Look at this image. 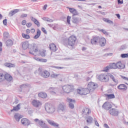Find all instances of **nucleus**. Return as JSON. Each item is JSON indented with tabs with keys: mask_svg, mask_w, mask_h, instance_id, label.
<instances>
[{
	"mask_svg": "<svg viewBox=\"0 0 128 128\" xmlns=\"http://www.w3.org/2000/svg\"><path fill=\"white\" fill-rule=\"evenodd\" d=\"M110 78L114 82L113 84H110V85L114 86L118 84V80L110 73H108L107 74H102L99 75L98 79L100 82H108L110 81Z\"/></svg>",
	"mask_w": 128,
	"mask_h": 128,
	"instance_id": "1",
	"label": "nucleus"
},
{
	"mask_svg": "<svg viewBox=\"0 0 128 128\" xmlns=\"http://www.w3.org/2000/svg\"><path fill=\"white\" fill-rule=\"evenodd\" d=\"M30 54H33V56H41L44 57L46 53V51L44 50H38V47L36 44H33L30 48Z\"/></svg>",
	"mask_w": 128,
	"mask_h": 128,
	"instance_id": "2",
	"label": "nucleus"
},
{
	"mask_svg": "<svg viewBox=\"0 0 128 128\" xmlns=\"http://www.w3.org/2000/svg\"><path fill=\"white\" fill-rule=\"evenodd\" d=\"M76 36H75L72 35L68 37L67 40V44L70 46L74 48L76 45Z\"/></svg>",
	"mask_w": 128,
	"mask_h": 128,
	"instance_id": "3",
	"label": "nucleus"
},
{
	"mask_svg": "<svg viewBox=\"0 0 128 128\" xmlns=\"http://www.w3.org/2000/svg\"><path fill=\"white\" fill-rule=\"evenodd\" d=\"M62 90L65 94H70L72 92H74V88L72 85L66 84L62 86Z\"/></svg>",
	"mask_w": 128,
	"mask_h": 128,
	"instance_id": "4",
	"label": "nucleus"
},
{
	"mask_svg": "<svg viewBox=\"0 0 128 128\" xmlns=\"http://www.w3.org/2000/svg\"><path fill=\"white\" fill-rule=\"evenodd\" d=\"M45 110L48 114H54L56 112L54 106L48 104H45Z\"/></svg>",
	"mask_w": 128,
	"mask_h": 128,
	"instance_id": "5",
	"label": "nucleus"
},
{
	"mask_svg": "<svg viewBox=\"0 0 128 128\" xmlns=\"http://www.w3.org/2000/svg\"><path fill=\"white\" fill-rule=\"evenodd\" d=\"M77 94H80V96H86L88 94H90V90L88 88H80L76 90Z\"/></svg>",
	"mask_w": 128,
	"mask_h": 128,
	"instance_id": "6",
	"label": "nucleus"
},
{
	"mask_svg": "<svg viewBox=\"0 0 128 128\" xmlns=\"http://www.w3.org/2000/svg\"><path fill=\"white\" fill-rule=\"evenodd\" d=\"M110 70H116V63H110L108 66L105 67L103 72H108Z\"/></svg>",
	"mask_w": 128,
	"mask_h": 128,
	"instance_id": "7",
	"label": "nucleus"
},
{
	"mask_svg": "<svg viewBox=\"0 0 128 128\" xmlns=\"http://www.w3.org/2000/svg\"><path fill=\"white\" fill-rule=\"evenodd\" d=\"M88 90L94 91L96 90V88H98V84L94 82H90L88 83Z\"/></svg>",
	"mask_w": 128,
	"mask_h": 128,
	"instance_id": "8",
	"label": "nucleus"
},
{
	"mask_svg": "<svg viewBox=\"0 0 128 128\" xmlns=\"http://www.w3.org/2000/svg\"><path fill=\"white\" fill-rule=\"evenodd\" d=\"M68 102L69 103L68 106L70 108H71V110H72L74 108V104H76V100L68 98Z\"/></svg>",
	"mask_w": 128,
	"mask_h": 128,
	"instance_id": "9",
	"label": "nucleus"
},
{
	"mask_svg": "<svg viewBox=\"0 0 128 128\" xmlns=\"http://www.w3.org/2000/svg\"><path fill=\"white\" fill-rule=\"evenodd\" d=\"M100 40V36H94L90 40V42L92 44H98V41Z\"/></svg>",
	"mask_w": 128,
	"mask_h": 128,
	"instance_id": "10",
	"label": "nucleus"
},
{
	"mask_svg": "<svg viewBox=\"0 0 128 128\" xmlns=\"http://www.w3.org/2000/svg\"><path fill=\"white\" fill-rule=\"evenodd\" d=\"M98 44H99V46H106V40L104 37H99Z\"/></svg>",
	"mask_w": 128,
	"mask_h": 128,
	"instance_id": "11",
	"label": "nucleus"
},
{
	"mask_svg": "<svg viewBox=\"0 0 128 128\" xmlns=\"http://www.w3.org/2000/svg\"><path fill=\"white\" fill-rule=\"evenodd\" d=\"M21 123L23 126H30V122L26 118H23L21 120Z\"/></svg>",
	"mask_w": 128,
	"mask_h": 128,
	"instance_id": "12",
	"label": "nucleus"
},
{
	"mask_svg": "<svg viewBox=\"0 0 128 128\" xmlns=\"http://www.w3.org/2000/svg\"><path fill=\"white\" fill-rule=\"evenodd\" d=\"M40 76L42 78H48L50 76V72H48V71L46 70H44L41 73Z\"/></svg>",
	"mask_w": 128,
	"mask_h": 128,
	"instance_id": "13",
	"label": "nucleus"
},
{
	"mask_svg": "<svg viewBox=\"0 0 128 128\" xmlns=\"http://www.w3.org/2000/svg\"><path fill=\"white\" fill-rule=\"evenodd\" d=\"M32 104L35 108H39L42 106V102H40V100H33Z\"/></svg>",
	"mask_w": 128,
	"mask_h": 128,
	"instance_id": "14",
	"label": "nucleus"
},
{
	"mask_svg": "<svg viewBox=\"0 0 128 128\" xmlns=\"http://www.w3.org/2000/svg\"><path fill=\"white\" fill-rule=\"evenodd\" d=\"M82 114H84L85 116H88L90 112H92V110L90 108H83L82 110Z\"/></svg>",
	"mask_w": 128,
	"mask_h": 128,
	"instance_id": "15",
	"label": "nucleus"
},
{
	"mask_svg": "<svg viewBox=\"0 0 128 128\" xmlns=\"http://www.w3.org/2000/svg\"><path fill=\"white\" fill-rule=\"evenodd\" d=\"M4 80H6L8 82H12V77L8 73H6V74H4Z\"/></svg>",
	"mask_w": 128,
	"mask_h": 128,
	"instance_id": "16",
	"label": "nucleus"
},
{
	"mask_svg": "<svg viewBox=\"0 0 128 128\" xmlns=\"http://www.w3.org/2000/svg\"><path fill=\"white\" fill-rule=\"evenodd\" d=\"M112 106H114V104H112L110 102H106L102 106V108H108L110 110V108H112Z\"/></svg>",
	"mask_w": 128,
	"mask_h": 128,
	"instance_id": "17",
	"label": "nucleus"
},
{
	"mask_svg": "<svg viewBox=\"0 0 128 128\" xmlns=\"http://www.w3.org/2000/svg\"><path fill=\"white\" fill-rule=\"evenodd\" d=\"M125 66L124 64H122L120 61L116 63V68L122 70V68H124Z\"/></svg>",
	"mask_w": 128,
	"mask_h": 128,
	"instance_id": "18",
	"label": "nucleus"
},
{
	"mask_svg": "<svg viewBox=\"0 0 128 128\" xmlns=\"http://www.w3.org/2000/svg\"><path fill=\"white\" fill-rule=\"evenodd\" d=\"M118 90H128V86L124 84H120L118 86Z\"/></svg>",
	"mask_w": 128,
	"mask_h": 128,
	"instance_id": "19",
	"label": "nucleus"
},
{
	"mask_svg": "<svg viewBox=\"0 0 128 128\" xmlns=\"http://www.w3.org/2000/svg\"><path fill=\"white\" fill-rule=\"evenodd\" d=\"M110 113L112 114V116H118V111L114 108H112L110 110Z\"/></svg>",
	"mask_w": 128,
	"mask_h": 128,
	"instance_id": "20",
	"label": "nucleus"
},
{
	"mask_svg": "<svg viewBox=\"0 0 128 128\" xmlns=\"http://www.w3.org/2000/svg\"><path fill=\"white\" fill-rule=\"evenodd\" d=\"M22 45L23 50H27L30 46V43H28V42L26 41L22 42Z\"/></svg>",
	"mask_w": 128,
	"mask_h": 128,
	"instance_id": "21",
	"label": "nucleus"
},
{
	"mask_svg": "<svg viewBox=\"0 0 128 128\" xmlns=\"http://www.w3.org/2000/svg\"><path fill=\"white\" fill-rule=\"evenodd\" d=\"M58 110H62V112H64L66 110V104L64 103H60L58 107Z\"/></svg>",
	"mask_w": 128,
	"mask_h": 128,
	"instance_id": "22",
	"label": "nucleus"
},
{
	"mask_svg": "<svg viewBox=\"0 0 128 128\" xmlns=\"http://www.w3.org/2000/svg\"><path fill=\"white\" fill-rule=\"evenodd\" d=\"M50 126H54L55 128H58L60 126V124H58L50 120H47Z\"/></svg>",
	"mask_w": 128,
	"mask_h": 128,
	"instance_id": "23",
	"label": "nucleus"
},
{
	"mask_svg": "<svg viewBox=\"0 0 128 128\" xmlns=\"http://www.w3.org/2000/svg\"><path fill=\"white\" fill-rule=\"evenodd\" d=\"M68 9L70 10V12L71 14H72L73 16H78V11H76V10L74 8H68Z\"/></svg>",
	"mask_w": 128,
	"mask_h": 128,
	"instance_id": "24",
	"label": "nucleus"
},
{
	"mask_svg": "<svg viewBox=\"0 0 128 128\" xmlns=\"http://www.w3.org/2000/svg\"><path fill=\"white\" fill-rule=\"evenodd\" d=\"M38 96L41 98H46L48 94L46 92H40L38 93Z\"/></svg>",
	"mask_w": 128,
	"mask_h": 128,
	"instance_id": "25",
	"label": "nucleus"
},
{
	"mask_svg": "<svg viewBox=\"0 0 128 128\" xmlns=\"http://www.w3.org/2000/svg\"><path fill=\"white\" fill-rule=\"evenodd\" d=\"M34 59L36 60L37 62H46L48 60L46 59L40 58L38 57L35 56L34 58Z\"/></svg>",
	"mask_w": 128,
	"mask_h": 128,
	"instance_id": "26",
	"label": "nucleus"
},
{
	"mask_svg": "<svg viewBox=\"0 0 128 128\" xmlns=\"http://www.w3.org/2000/svg\"><path fill=\"white\" fill-rule=\"evenodd\" d=\"M49 48L52 52H56V46L54 44H51L49 46Z\"/></svg>",
	"mask_w": 128,
	"mask_h": 128,
	"instance_id": "27",
	"label": "nucleus"
},
{
	"mask_svg": "<svg viewBox=\"0 0 128 128\" xmlns=\"http://www.w3.org/2000/svg\"><path fill=\"white\" fill-rule=\"evenodd\" d=\"M86 120L87 124H92L94 120V118H92V117L91 116H88L86 118Z\"/></svg>",
	"mask_w": 128,
	"mask_h": 128,
	"instance_id": "28",
	"label": "nucleus"
},
{
	"mask_svg": "<svg viewBox=\"0 0 128 128\" xmlns=\"http://www.w3.org/2000/svg\"><path fill=\"white\" fill-rule=\"evenodd\" d=\"M40 34H41L40 30V29H38L36 34L34 36V40H36L37 38H38L40 36Z\"/></svg>",
	"mask_w": 128,
	"mask_h": 128,
	"instance_id": "29",
	"label": "nucleus"
},
{
	"mask_svg": "<svg viewBox=\"0 0 128 128\" xmlns=\"http://www.w3.org/2000/svg\"><path fill=\"white\" fill-rule=\"evenodd\" d=\"M14 118L17 122H20V120L22 118V116L18 114H14Z\"/></svg>",
	"mask_w": 128,
	"mask_h": 128,
	"instance_id": "30",
	"label": "nucleus"
},
{
	"mask_svg": "<svg viewBox=\"0 0 128 128\" xmlns=\"http://www.w3.org/2000/svg\"><path fill=\"white\" fill-rule=\"evenodd\" d=\"M104 96H106V98L108 100H112V98H116L114 94H105Z\"/></svg>",
	"mask_w": 128,
	"mask_h": 128,
	"instance_id": "31",
	"label": "nucleus"
},
{
	"mask_svg": "<svg viewBox=\"0 0 128 128\" xmlns=\"http://www.w3.org/2000/svg\"><path fill=\"white\" fill-rule=\"evenodd\" d=\"M80 19L78 18L73 17L72 19V22L74 24H78L80 22Z\"/></svg>",
	"mask_w": 128,
	"mask_h": 128,
	"instance_id": "32",
	"label": "nucleus"
},
{
	"mask_svg": "<svg viewBox=\"0 0 128 128\" xmlns=\"http://www.w3.org/2000/svg\"><path fill=\"white\" fill-rule=\"evenodd\" d=\"M4 64L7 68H15L16 67V65L12 63L6 62V63H5Z\"/></svg>",
	"mask_w": 128,
	"mask_h": 128,
	"instance_id": "33",
	"label": "nucleus"
},
{
	"mask_svg": "<svg viewBox=\"0 0 128 128\" xmlns=\"http://www.w3.org/2000/svg\"><path fill=\"white\" fill-rule=\"evenodd\" d=\"M20 104H18L16 106L14 107L13 110H11V112H12L13 110H15L16 112H18L19 110L20 109Z\"/></svg>",
	"mask_w": 128,
	"mask_h": 128,
	"instance_id": "34",
	"label": "nucleus"
},
{
	"mask_svg": "<svg viewBox=\"0 0 128 128\" xmlns=\"http://www.w3.org/2000/svg\"><path fill=\"white\" fill-rule=\"evenodd\" d=\"M22 37L23 38H25V40H30V36L28 34H25L24 33H22Z\"/></svg>",
	"mask_w": 128,
	"mask_h": 128,
	"instance_id": "35",
	"label": "nucleus"
},
{
	"mask_svg": "<svg viewBox=\"0 0 128 128\" xmlns=\"http://www.w3.org/2000/svg\"><path fill=\"white\" fill-rule=\"evenodd\" d=\"M32 22H34L35 24H36L37 26H40V22L36 19L34 18H32Z\"/></svg>",
	"mask_w": 128,
	"mask_h": 128,
	"instance_id": "36",
	"label": "nucleus"
},
{
	"mask_svg": "<svg viewBox=\"0 0 128 128\" xmlns=\"http://www.w3.org/2000/svg\"><path fill=\"white\" fill-rule=\"evenodd\" d=\"M18 9H16L11 11L10 12V15L11 16H14V14H16V12H18Z\"/></svg>",
	"mask_w": 128,
	"mask_h": 128,
	"instance_id": "37",
	"label": "nucleus"
},
{
	"mask_svg": "<svg viewBox=\"0 0 128 128\" xmlns=\"http://www.w3.org/2000/svg\"><path fill=\"white\" fill-rule=\"evenodd\" d=\"M6 44L7 46H12V40H8L6 42Z\"/></svg>",
	"mask_w": 128,
	"mask_h": 128,
	"instance_id": "38",
	"label": "nucleus"
},
{
	"mask_svg": "<svg viewBox=\"0 0 128 128\" xmlns=\"http://www.w3.org/2000/svg\"><path fill=\"white\" fill-rule=\"evenodd\" d=\"M60 76V74H52L50 75V77L52 78H56L57 77H58Z\"/></svg>",
	"mask_w": 128,
	"mask_h": 128,
	"instance_id": "39",
	"label": "nucleus"
},
{
	"mask_svg": "<svg viewBox=\"0 0 128 128\" xmlns=\"http://www.w3.org/2000/svg\"><path fill=\"white\" fill-rule=\"evenodd\" d=\"M103 20L104 22H108V24H114L112 21V20H110L106 19V18H103Z\"/></svg>",
	"mask_w": 128,
	"mask_h": 128,
	"instance_id": "40",
	"label": "nucleus"
},
{
	"mask_svg": "<svg viewBox=\"0 0 128 128\" xmlns=\"http://www.w3.org/2000/svg\"><path fill=\"white\" fill-rule=\"evenodd\" d=\"M4 73L0 72V82L4 81Z\"/></svg>",
	"mask_w": 128,
	"mask_h": 128,
	"instance_id": "41",
	"label": "nucleus"
},
{
	"mask_svg": "<svg viewBox=\"0 0 128 128\" xmlns=\"http://www.w3.org/2000/svg\"><path fill=\"white\" fill-rule=\"evenodd\" d=\"M121 58H128V53L122 54Z\"/></svg>",
	"mask_w": 128,
	"mask_h": 128,
	"instance_id": "42",
	"label": "nucleus"
},
{
	"mask_svg": "<svg viewBox=\"0 0 128 128\" xmlns=\"http://www.w3.org/2000/svg\"><path fill=\"white\" fill-rule=\"evenodd\" d=\"M43 20H46V22H54V20H52L50 19V18H46V17L44 18Z\"/></svg>",
	"mask_w": 128,
	"mask_h": 128,
	"instance_id": "43",
	"label": "nucleus"
},
{
	"mask_svg": "<svg viewBox=\"0 0 128 128\" xmlns=\"http://www.w3.org/2000/svg\"><path fill=\"white\" fill-rule=\"evenodd\" d=\"M9 35H8V32H5L4 34V38H8Z\"/></svg>",
	"mask_w": 128,
	"mask_h": 128,
	"instance_id": "44",
	"label": "nucleus"
},
{
	"mask_svg": "<svg viewBox=\"0 0 128 128\" xmlns=\"http://www.w3.org/2000/svg\"><path fill=\"white\" fill-rule=\"evenodd\" d=\"M34 122H38L40 124H44V122L42 120H39L38 118H36L34 120Z\"/></svg>",
	"mask_w": 128,
	"mask_h": 128,
	"instance_id": "45",
	"label": "nucleus"
},
{
	"mask_svg": "<svg viewBox=\"0 0 128 128\" xmlns=\"http://www.w3.org/2000/svg\"><path fill=\"white\" fill-rule=\"evenodd\" d=\"M72 18V17H70V16H68L67 17V22L68 24H70V20Z\"/></svg>",
	"mask_w": 128,
	"mask_h": 128,
	"instance_id": "46",
	"label": "nucleus"
},
{
	"mask_svg": "<svg viewBox=\"0 0 128 128\" xmlns=\"http://www.w3.org/2000/svg\"><path fill=\"white\" fill-rule=\"evenodd\" d=\"M42 30L44 34H48V32H46V28H42Z\"/></svg>",
	"mask_w": 128,
	"mask_h": 128,
	"instance_id": "47",
	"label": "nucleus"
},
{
	"mask_svg": "<svg viewBox=\"0 0 128 128\" xmlns=\"http://www.w3.org/2000/svg\"><path fill=\"white\" fill-rule=\"evenodd\" d=\"M26 26L27 28H30V26H32V24L30 22H29V23H27L26 24Z\"/></svg>",
	"mask_w": 128,
	"mask_h": 128,
	"instance_id": "48",
	"label": "nucleus"
},
{
	"mask_svg": "<svg viewBox=\"0 0 128 128\" xmlns=\"http://www.w3.org/2000/svg\"><path fill=\"white\" fill-rule=\"evenodd\" d=\"M22 26H26V20H23L22 22Z\"/></svg>",
	"mask_w": 128,
	"mask_h": 128,
	"instance_id": "49",
	"label": "nucleus"
},
{
	"mask_svg": "<svg viewBox=\"0 0 128 128\" xmlns=\"http://www.w3.org/2000/svg\"><path fill=\"white\" fill-rule=\"evenodd\" d=\"M100 32H103V34H108V32L105 30H104V29H102L100 30Z\"/></svg>",
	"mask_w": 128,
	"mask_h": 128,
	"instance_id": "50",
	"label": "nucleus"
},
{
	"mask_svg": "<svg viewBox=\"0 0 128 128\" xmlns=\"http://www.w3.org/2000/svg\"><path fill=\"white\" fill-rule=\"evenodd\" d=\"M3 24H4V26H6L8 22H6V20H3Z\"/></svg>",
	"mask_w": 128,
	"mask_h": 128,
	"instance_id": "51",
	"label": "nucleus"
},
{
	"mask_svg": "<svg viewBox=\"0 0 128 128\" xmlns=\"http://www.w3.org/2000/svg\"><path fill=\"white\" fill-rule=\"evenodd\" d=\"M26 34H30V29L26 30Z\"/></svg>",
	"mask_w": 128,
	"mask_h": 128,
	"instance_id": "52",
	"label": "nucleus"
},
{
	"mask_svg": "<svg viewBox=\"0 0 128 128\" xmlns=\"http://www.w3.org/2000/svg\"><path fill=\"white\" fill-rule=\"evenodd\" d=\"M46 8H48V4H45L43 7V10H46Z\"/></svg>",
	"mask_w": 128,
	"mask_h": 128,
	"instance_id": "53",
	"label": "nucleus"
},
{
	"mask_svg": "<svg viewBox=\"0 0 128 128\" xmlns=\"http://www.w3.org/2000/svg\"><path fill=\"white\" fill-rule=\"evenodd\" d=\"M31 32L32 34H34V32H36V30H34V28H32L31 29Z\"/></svg>",
	"mask_w": 128,
	"mask_h": 128,
	"instance_id": "54",
	"label": "nucleus"
},
{
	"mask_svg": "<svg viewBox=\"0 0 128 128\" xmlns=\"http://www.w3.org/2000/svg\"><path fill=\"white\" fill-rule=\"evenodd\" d=\"M55 68H57L58 70H62L64 68V67L56 66L55 67Z\"/></svg>",
	"mask_w": 128,
	"mask_h": 128,
	"instance_id": "55",
	"label": "nucleus"
},
{
	"mask_svg": "<svg viewBox=\"0 0 128 128\" xmlns=\"http://www.w3.org/2000/svg\"><path fill=\"white\" fill-rule=\"evenodd\" d=\"M58 27V24H55L54 26H53L54 30H56Z\"/></svg>",
	"mask_w": 128,
	"mask_h": 128,
	"instance_id": "56",
	"label": "nucleus"
},
{
	"mask_svg": "<svg viewBox=\"0 0 128 128\" xmlns=\"http://www.w3.org/2000/svg\"><path fill=\"white\" fill-rule=\"evenodd\" d=\"M95 124H96L97 126H100V124H98V122L96 120H95Z\"/></svg>",
	"mask_w": 128,
	"mask_h": 128,
	"instance_id": "57",
	"label": "nucleus"
},
{
	"mask_svg": "<svg viewBox=\"0 0 128 128\" xmlns=\"http://www.w3.org/2000/svg\"><path fill=\"white\" fill-rule=\"evenodd\" d=\"M118 4H124V2L122 1H122H120V0H118Z\"/></svg>",
	"mask_w": 128,
	"mask_h": 128,
	"instance_id": "58",
	"label": "nucleus"
},
{
	"mask_svg": "<svg viewBox=\"0 0 128 128\" xmlns=\"http://www.w3.org/2000/svg\"><path fill=\"white\" fill-rule=\"evenodd\" d=\"M104 126L106 128H110V126H108V125L106 124H104Z\"/></svg>",
	"mask_w": 128,
	"mask_h": 128,
	"instance_id": "59",
	"label": "nucleus"
},
{
	"mask_svg": "<svg viewBox=\"0 0 128 128\" xmlns=\"http://www.w3.org/2000/svg\"><path fill=\"white\" fill-rule=\"evenodd\" d=\"M116 16L119 20L120 18V14H116Z\"/></svg>",
	"mask_w": 128,
	"mask_h": 128,
	"instance_id": "60",
	"label": "nucleus"
},
{
	"mask_svg": "<svg viewBox=\"0 0 128 128\" xmlns=\"http://www.w3.org/2000/svg\"><path fill=\"white\" fill-rule=\"evenodd\" d=\"M25 86H26V84L21 85V86H20V88H24Z\"/></svg>",
	"mask_w": 128,
	"mask_h": 128,
	"instance_id": "61",
	"label": "nucleus"
},
{
	"mask_svg": "<svg viewBox=\"0 0 128 128\" xmlns=\"http://www.w3.org/2000/svg\"><path fill=\"white\" fill-rule=\"evenodd\" d=\"M2 47V42H0V48Z\"/></svg>",
	"mask_w": 128,
	"mask_h": 128,
	"instance_id": "62",
	"label": "nucleus"
},
{
	"mask_svg": "<svg viewBox=\"0 0 128 128\" xmlns=\"http://www.w3.org/2000/svg\"><path fill=\"white\" fill-rule=\"evenodd\" d=\"M86 50V48H84H84H82V50Z\"/></svg>",
	"mask_w": 128,
	"mask_h": 128,
	"instance_id": "63",
	"label": "nucleus"
},
{
	"mask_svg": "<svg viewBox=\"0 0 128 128\" xmlns=\"http://www.w3.org/2000/svg\"><path fill=\"white\" fill-rule=\"evenodd\" d=\"M2 15L0 14V20H2Z\"/></svg>",
	"mask_w": 128,
	"mask_h": 128,
	"instance_id": "64",
	"label": "nucleus"
}]
</instances>
